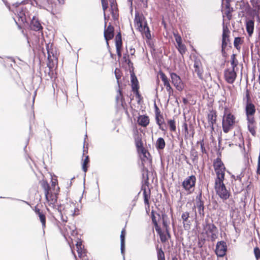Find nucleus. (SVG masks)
<instances>
[{"mask_svg": "<svg viewBox=\"0 0 260 260\" xmlns=\"http://www.w3.org/2000/svg\"><path fill=\"white\" fill-rule=\"evenodd\" d=\"M40 183L44 189L47 204L50 207L54 208L57 200V192L52 191V189L46 180H42L40 181Z\"/></svg>", "mask_w": 260, "mask_h": 260, "instance_id": "1", "label": "nucleus"}, {"mask_svg": "<svg viewBox=\"0 0 260 260\" xmlns=\"http://www.w3.org/2000/svg\"><path fill=\"white\" fill-rule=\"evenodd\" d=\"M236 123V117L231 113L228 112V108H225L222 120L223 132L228 133L234 127Z\"/></svg>", "mask_w": 260, "mask_h": 260, "instance_id": "2", "label": "nucleus"}, {"mask_svg": "<svg viewBox=\"0 0 260 260\" xmlns=\"http://www.w3.org/2000/svg\"><path fill=\"white\" fill-rule=\"evenodd\" d=\"M64 213L67 215L74 217L80 214L79 204L77 202L70 201L66 204L64 208Z\"/></svg>", "mask_w": 260, "mask_h": 260, "instance_id": "3", "label": "nucleus"}, {"mask_svg": "<svg viewBox=\"0 0 260 260\" xmlns=\"http://www.w3.org/2000/svg\"><path fill=\"white\" fill-rule=\"evenodd\" d=\"M215 189L216 193L223 200H226L230 197V193L226 189L223 183V181H215Z\"/></svg>", "mask_w": 260, "mask_h": 260, "instance_id": "4", "label": "nucleus"}, {"mask_svg": "<svg viewBox=\"0 0 260 260\" xmlns=\"http://www.w3.org/2000/svg\"><path fill=\"white\" fill-rule=\"evenodd\" d=\"M196 182V176L191 175L184 179L182 183V186L187 194H190L194 190Z\"/></svg>", "mask_w": 260, "mask_h": 260, "instance_id": "5", "label": "nucleus"}, {"mask_svg": "<svg viewBox=\"0 0 260 260\" xmlns=\"http://www.w3.org/2000/svg\"><path fill=\"white\" fill-rule=\"evenodd\" d=\"M204 230L207 236L212 241H214L217 238L218 230L213 223H207L204 226Z\"/></svg>", "mask_w": 260, "mask_h": 260, "instance_id": "6", "label": "nucleus"}, {"mask_svg": "<svg viewBox=\"0 0 260 260\" xmlns=\"http://www.w3.org/2000/svg\"><path fill=\"white\" fill-rule=\"evenodd\" d=\"M224 77L226 82L229 84H233L237 77L236 70L229 68L224 71Z\"/></svg>", "mask_w": 260, "mask_h": 260, "instance_id": "7", "label": "nucleus"}, {"mask_svg": "<svg viewBox=\"0 0 260 260\" xmlns=\"http://www.w3.org/2000/svg\"><path fill=\"white\" fill-rule=\"evenodd\" d=\"M145 23H147V22L143 15L139 12H136L134 19V25L139 31L142 30V28Z\"/></svg>", "mask_w": 260, "mask_h": 260, "instance_id": "8", "label": "nucleus"}, {"mask_svg": "<svg viewBox=\"0 0 260 260\" xmlns=\"http://www.w3.org/2000/svg\"><path fill=\"white\" fill-rule=\"evenodd\" d=\"M173 35L177 44V48L179 53L183 55L186 51V48L184 44L182 43V38L177 32H173Z\"/></svg>", "mask_w": 260, "mask_h": 260, "instance_id": "9", "label": "nucleus"}, {"mask_svg": "<svg viewBox=\"0 0 260 260\" xmlns=\"http://www.w3.org/2000/svg\"><path fill=\"white\" fill-rule=\"evenodd\" d=\"M170 76L172 82L176 89L179 91L182 90L184 88V85L180 77L174 73H171L170 74Z\"/></svg>", "mask_w": 260, "mask_h": 260, "instance_id": "10", "label": "nucleus"}, {"mask_svg": "<svg viewBox=\"0 0 260 260\" xmlns=\"http://www.w3.org/2000/svg\"><path fill=\"white\" fill-rule=\"evenodd\" d=\"M226 249L227 247L225 242L221 241L217 243L215 252L217 256H223L225 254Z\"/></svg>", "mask_w": 260, "mask_h": 260, "instance_id": "11", "label": "nucleus"}, {"mask_svg": "<svg viewBox=\"0 0 260 260\" xmlns=\"http://www.w3.org/2000/svg\"><path fill=\"white\" fill-rule=\"evenodd\" d=\"M107 22H105L104 37L106 40L107 44L108 45V41L111 40L114 37V27L109 24L107 28H106Z\"/></svg>", "mask_w": 260, "mask_h": 260, "instance_id": "12", "label": "nucleus"}, {"mask_svg": "<svg viewBox=\"0 0 260 260\" xmlns=\"http://www.w3.org/2000/svg\"><path fill=\"white\" fill-rule=\"evenodd\" d=\"M245 112L246 119L254 118V114L255 113V107L252 103L245 104Z\"/></svg>", "mask_w": 260, "mask_h": 260, "instance_id": "13", "label": "nucleus"}, {"mask_svg": "<svg viewBox=\"0 0 260 260\" xmlns=\"http://www.w3.org/2000/svg\"><path fill=\"white\" fill-rule=\"evenodd\" d=\"M247 122V128L248 131L253 137L256 136V123L254 118L246 119Z\"/></svg>", "mask_w": 260, "mask_h": 260, "instance_id": "14", "label": "nucleus"}, {"mask_svg": "<svg viewBox=\"0 0 260 260\" xmlns=\"http://www.w3.org/2000/svg\"><path fill=\"white\" fill-rule=\"evenodd\" d=\"M202 193L200 192L196 197V206L198 209L199 214L201 217L204 216V202L201 200Z\"/></svg>", "mask_w": 260, "mask_h": 260, "instance_id": "15", "label": "nucleus"}, {"mask_svg": "<svg viewBox=\"0 0 260 260\" xmlns=\"http://www.w3.org/2000/svg\"><path fill=\"white\" fill-rule=\"evenodd\" d=\"M193 67L194 68V72L197 74L198 76L200 79H203V70L202 66L200 59H195L194 61Z\"/></svg>", "mask_w": 260, "mask_h": 260, "instance_id": "16", "label": "nucleus"}, {"mask_svg": "<svg viewBox=\"0 0 260 260\" xmlns=\"http://www.w3.org/2000/svg\"><path fill=\"white\" fill-rule=\"evenodd\" d=\"M189 215L190 214L188 212H184L181 215V219L183 220V228L185 230H188L190 229L191 222L188 220Z\"/></svg>", "mask_w": 260, "mask_h": 260, "instance_id": "17", "label": "nucleus"}, {"mask_svg": "<svg viewBox=\"0 0 260 260\" xmlns=\"http://www.w3.org/2000/svg\"><path fill=\"white\" fill-rule=\"evenodd\" d=\"M30 27L31 29L35 31H39L43 28L39 21L35 16L33 17L31 21Z\"/></svg>", "mask_w": 260, "mask_h": 260, "instance_id": "18", "label": "nucleus"}, {"mask_svg": "<svg viewBox=\"0 0 260 260\" xmlns=\"http://www.w3.org/2000/svg\"><path fill=\"white\" fill-rule=\"evenodd\" d=\"M142 154L141 156L142 164L144 166L145 164H150L151 159L149 158V153L144 148V151L140 150L138 152Z\"/></svg>", "mask_w": 260, "mask_h": 260, "instance_id": "19", "label": "nucleus"}, {"mask_svg": "<svg viewBox=\"0 0 260 260\" xmlns=\"http://www.w3.org/2000/svg\"><path fill=\"white\" fill-rule=\"evenodd\" d=\"M64 229L65 230L64 236H74L76 234V227L73 224L64 225Z\"/></svg>", "mask_w": 260, "mask_h": 260, "instance_id": "20", "label": "nucleus"}, {"mask_svg": "<svg viewBox=\"0 0 260 260\" xmlns=\"http://www.w3.org/2000/svg\"><path fill=\"white\" fill-rule=\"evenodd\" d=\"M138 123L143 127H146L149 123V118L146 115H140L138 119Z\"/></svg>", "mask_w": 260, "mask_h": 260, "instance_id": "21", "label": "nucleus"}, {"mask_svg": "<svg viewBox=\"0 0 260 260\" xmlns=\"http://www.w3.org/2000/svg\"><path fill=\"white\" fill-rule=\"evenodd\" d=\"M225 171V168L215 171L216 175L215 181H221L224 180Z\"/></svg>", "mask_w": 260, "mask_h": 260, "instance_id": "22", "label": "nucleus"}, {"mask_svg": "<svg viewBox=\"0 0 260 260\" xmlns=\"http://www.w3.org/2000/svg\"><path fill=\"white\" fill-rule=\"evenodd\" d=\"M250 2L254 12L258 15L260 12V0H250Z\"/></svg>", "mask_w": 260, "mask_h": 260, "instance_id": "23", "label": "nucleus"}, {"mask_svg": "<svg viewBox=\"0 0 260 260\" xmlns=\"http://www.w3.org/2000/svg\"><path fill=\"white\" fill-rule=\"evenodd\" d=\"M144 204L146 206V209H149L150 205L149 200L150 198V190L149 189L148 191L146 189L143 190V192Z\"/></svg>", "mask_w": 260, "mask_h": 260, "instance_id": "24", "label": "nucleus"}, {"mask_svg": "<svg viewBox=\"0 0 260 260\" xmlns=\"http://www.w3.org/2000/svg\"><path fill=\"white\" fill-rule=\"evenodd\" d=\"M208 121L209 124L211 127L212 130L214 129V124L216 121V115L215 113L211 112L208 115Z\"/></svg>", "mask_w": 260, "mask_h": 260, "instance_id": "25", "label": "nucleus"}, {"mask_svg": "<svg viewBox=\"0 0 260 260\" xmlns=\"http://www.w3.org/2000/svg\"><path fill=\"white\" fill-rule=\"evenodd\" d=\"M143 35H145V37L148 39H151V36L150 34V31L148 26L147 23H145L142 30H139Z\"/></svg>", "mask_w": 260, "mask_h": 260, "instance_id": "26", "label": "nucleus"}, {"mask_svg": "<svg viewBox=\"0 0 260 260\" xmlns=\"http://www.w3.org/2000/svg\"><path fill=\"white\" fill-rule=\"evenodd\" d=\"M213 168L214 171H216V170L223 169V168H225V167L221 159L219 158H217L214 160Z\"/></svg>", "mask_w": 260, "mask_h": 260, "instance_id": "27", "label": "nucleus"}, {"mask_svg": "<svg viewBox=\"0 0 260 260\" xmlns=\"http://www.w3.org/2000/svg\"><path fill=\"white\" fill-rule=\"evenodd\" d=\"M246 30L249 36H251L253 32L254 22L252 20H248L246 22Z\"/></svg>", "mask_w": 260, "mask_h": 260, "instance_id": "28", "label": "nucleus"}, {"mask_svg": "<svg viewBox=\"0 0 260 260\" xmlns=\"http://www.w3.org/2000/svg\"><path fill=\"white\" fill-rule=\"evenodd\" d=\"M135 144L138 152L140 150L144 151L143 143L141 138L139 136L135 138Z\"/></svg>", "mask_w": 260, "mask_h": 260, "instance_id": "29", "label": "nucleus"}, {"mask_svg": "<svg viewBox=\"0 0 260 260\" xmlns=\"http://www.w3.org/2000/svg\"><path fill=\"white\" fill-rule=\"evenodd\" d=\"M190 157L193 163L197 164L198 162L199 154L198 151L194 148L191 149Z\"/></svg>", "mask_w": 260, "mask_h": 260, "instance_id": "30", "label": "nucleus"}, {"mask_svg": "<svg viewBox=\"0 0 260 260\" xmlns=\"http://www.w3.org/2000/svg\"><path fill=\"white\" fill-rule=\"evenodd\" d=\"M76 245L79 257L83 256V254H86V251L84 248V246L81 242H77Z\"/></svg>", "mask_w": 260, "mask_h": 260, "instance_id": "31", "label": "nucleus"}, {"mask_svg": "<svg viewBox=\"0 0 260 260\" xmlns=\"http://www.w3.org/2000/svg\"><path fill=\"white\" fill-rule=\"evenodd\" d=\"M161 241L162 243L166 242L169 238H170L171 236L169 232V231L166 227V233L161 232L159 234Z\"/></svg>", "mask_w": 260, "mask_h": 260, "instance_id": "32", "label": "nucleus"}, {"mask_svg": "<svg viewBox=\"0 0 260 260\" xmlns=\"http://www.w3.org/2000/svg\"><path fill=\"white\" fill-rule=\"evenodd\" d=\"M131 82L133 91L139 89V86L138 84V81L135 76H131Z\"/></svg>", "mask_w": 260, "mask_h": 260, "instance_id": "33", "label": "nucleus"}, {"mask_svg": "<svg viewBox=\"0 0 260 260\" xmlns=\"http://www.w3.org/2000/svg\"><path fill=\"white\" fill-rule=\"evenodd\" d=\"M17 13L19 19L22 22L24 23L26 21V16L23 8L18 9Z\"/></svg>", "mask_w": 260, "mask_h": 260, "instance_id": "34", "label": "nucleus"}, {"mask_svg": "<svg viewBox=\"0 0 260 260\" xmlns=\"http://www.w3.org/2000/svg\"><path fill=\"white\" fill-rule=\"evenodd\" d=\"M166 145L165 140L162 138H159L156 142V147L157 149H163Z\"/></svg>", "mask_w": 260, "mask_h": 260, "instance_id": "35", "label": "nucleus"}, {"mask_svg": "<svg viewBox=\"0 0 260 260\" xmlns=\"http://www.w3.org/2000/svg\"><path fill=\"white\" fill-rule=\"evenodd\" d=\"M155 120L156 123L159 125V127L162 131H164V129L161 127V124L164 122L163 117L159 113H156L155 115Z\"/></svg>", "mask_w": 260, "mask_h": 260, "instance_id": "36", "label": "nucleus"}, {"mask_svg": "<svg viewBox=\"0 0 260 260\" xmlns=\"http://www.w3.org/2000/svg\"><path fill=\"white\" fill-rule=\"evenodd\" d=\"M122 39L120 32H119L115 37V46L116 48H121L122 47Z\"/></svg>", "mask_w": 260, "mask_h": 260, "instance_id": "37", "label": "nucleus"}, {"mask_svg": "<svg viewBox=\"0 0 260 260\" xmlns=\"http://www.w3.org/2000/svg\"><path fill=\"white\" fill-rule=\"evenodd\" d=\"M243 100L245 102V104L252 103L250 96V91L247 88L245 89V95L243 97Z\"/></svg>", "mask_w": 260, "mask_h": 260, "instance_id": "38", "label": "nucleus"}, {"mask_svg": "<svg viewBox=\"0 0 260 260\" xmlns=\"http://www.w3.org/2000/svg\"><path fill=\"white\" fill-rule=\"evenodd\" d=\"M183 127L184 128L183 133L184 135L185 139H188L190 137H193L194 133L192 132L191 135L189 134L188 126H187V124L185 122L183 124Z\"/></svg>", "mask_w": 260, "mask_h": 260, "instance_id": "39", "label": "nucleus"}, {"mask_svg": "<svg viewBox=\"0 0 260 260\" xmlns=\"http://www.w3.org/2000/svg\"><path fill=\"white\" fill-rule=\"evenodd\" d=\"M157 249V257L158 260H165V253L162 248H156Z\"/></svg>", "mask_w": 260, "mask_h": 260, "instance_id": "40", "label": "nucleus"}, {"mask_svg": "<svg viewBox=\"0 0 260 260\" xmlns=\"http://www.w3.org/2000/svg\"><path fill=\"white\" fill-rule=\"evenodd\" d=\"M160 78L164 83V86L166 87L168 85H170L169 81L166 76V75L163 72H160L159 73Z\"/></svg>", "mask_w": 260, "mask_h": 260, "instance_id": "41", "label": "nucleus"}, {"mask_svg": "<svg viewBox=\"0 0 260 260\" xmlns=\"http://www.w3.org/2000/svg\"><path fill=\"white\" fill-rule=\"evenodd\" d=\"M231 66H232V68L231 69L236 70V68H237V66L238 63V61L237 60V59L236 58L235 54H232L231 56Z\"/></svg>", "mask_w": 260, "mask_h": 260, "instance_id": "42", "label": "nucleus"}, {"mask_svg": "<svg viewBox=\"0 0 260 260\" xmlns=\"http://www.w3.org/2000/svg\"><path fill=\"white\" fill-rule=\"evenodd\" d=\"M89 162V156L88 155H86L85 156V158L83 160V162L82 166V170L85 173L87 171L88 164Z\"/></svg>", "mask_w": 260, "mask_h": 260, "instance_id": "43", "label": "nucleus"}, {"mask_svg": "<svg viewBox=\"0 0 260 260\" xmlns=\"http://www.w3.org/2000/svg\"><path fill=\"white\" fill-rule=\"evenodd\" d=\"M168 124L171 132H175L176 130V123L174 119H170L168 121Z\"/></svg>", "mask_w": 260, "mask_h": 260, "instance_id": "44", "label": "nucleus"}, {"mask_svg": "<svg viewBox=\"0 0 260 260\" xmlns=\"http://www.w3.org/2000/svg\"><path fill=\"white\" fill-rule=\"evenodd\" d=\"M222 50L226 48L229 41V36H222Z\"/></svg>", "mask_w": 260, "mask_h": 260, "instance_id": "45", "label": "nucleus"}, {"mask_svg": "<svg viewBox=\"0 0 260 260\" xmlns=\"http://www.w3.org/2000/svg\"><path fill=\"white\" fill-rule=\"evenodd\" d=\"M101 1H102V8L104 10L105 20H107V18L106 17V14H105V11L108 7V3L106 0H101Z\"/></svg>", "mask_w": 260, "mask_h": 260, "instance_id": "46", "label": "nucleus"}, {"mask_svg": "<svg viewBox=\"0 0 260 260\" xmlns=\"http://www.w3.org/2000/svg\"><path fill=\"white\" fill-rule=\"evenodd\" d=\"M241 44V39L239 37L235 38L234 42V45L237 49L240 48V45Z\"/></svg>", "mask_w": 260, "mask_h": 260, "instance_id": "47", "label": "nucleus"}, {"mask_svg": "<svg viewBox=\"0 0 260 260\" xmlns=\"http://www.w3.org/2000/svg\"><path fill=\"white\" fill-rule=\"evenodd\" d=\"M197 144H200L201 147V150L202 153V154H206L207 153V151L205 149V147L204 146V140H202L200 141H198L197 142Z\"/></svg>", "mask_w": 260, "mask_h": 260, "instance_id": "48", "label": "nucleus"}, {"mask_svg": "<svg viewBox=\"0 0 260 260\" xmlns=\"http://www.w3.org/2000/svg\"><path fill=\"white\" fill-rule=\"evenodd\" d=\"M57 180H54L52 181V187H50L52 189V191L58 192L59 191V188L57 186Z\"/></svg>", "mask_w": 260, "mask_h": 260, "instance_id": "49", "label": "nucleus"}, {"mask_svg": "<svg viewBox=\"0 0 260 260\" xmlns=\"http://www.w3.org/2000/svg\"><path fill=\"white\" fill-rule=\"evenodd\" d=\"M254 254L257 260L260 258V249L258 247L254 248Z\"/></svg>", "mask_w": 260, "mask_h": 260, "instance_id": "50", "label": "nucleus"}, {"mask_svg": "<svg viewBox=\"0 0 260 260\" xmlns=\"http://www.w3.org/2000/svg\"><path fill=\"white\" fill-rule=\"evenodd\" d=\"M230 33V31L227 26L224 25V23H223V32L222 36H229V34Z\"/></svg>", "mask_w": 260, "mask_h": 260, "instance_id": "51", "label": "nucleus"}, {"mask_svg": "<svg viewBox=\"0 0 260 260\" xmlns=\"http://www.w3.org/2000/svg\"><path fill=\"white\" fill-rule=\"evenodd\" d=\"M115 77L117 79V83L118 84H119V80L121 78V73H120V70L118 69H116L115 70Z\"/></svg>", "mask_w": 260, "mask_h": 260, "instance_id": "52", "label": "nucleus"}, {"mask_svg": "<svg viewBox=\"0 0 260 260\" xmlns=\"http://www.w3.org/2000/svg\"><path fill=\"white\" fill-rule=\"evenodd\" d=\"M111 14H112V17L113 18L114 20H116L118 19V14L117 13V9H114V10H111Z\"/></svg>", "mask_w": 260, "mask_h": 260, "instance_id": "53", "label": "nucleus"}, {"mask_svg": "<svg viewBox=\"0 0 260 260\" xmlns=\"http://www.w3.org/2000/svg\"><path fill=\"white\" fill-rule=\"evenodd\" d=\"M226 10L224 12V14L226 15V16H227V17L229 19H230L232 17V15L231 14L230 7L228 5H226Z\"/></svg>", "mask_w": 260, "mask_h": 260, "instance_id": "54", "label": "nucleus"}, {"mask_svg": "<svg viewBox=\"0 0 260 260\" xmlns=\"http://www.w3.org/2000/svg\"><path fill=\"white\" fill-rule=\"evenodd\" d=\"M125 234H126L125 230L124 229H123L122 230V231L121 232V235H120V241H121V242H124V240H125Z\"/></svg>", "mask_w": 260, "mask_h": 260, "instance_id": "55", "label": "nucleus"}, {"mask_svg": "<svg viewBox=\"0 0 260 260\" xmlns=\"http://www.w3.org/2000/svg\"><path fill=\"white\" fill-rule=\"evenodd\" d=\"M40 220L42 223L43 229H44L46 227V217L45 216H43L42 218H40Z\"/></svg>", "mask_w": 260, "mask_h": 260, "instance_id": "56", "label": "nucleus"}, {"mask_svg": "<svg viewBox=\"0 0 260 260\" xmlns=\"http://www.w3.org/2000/svg\"><path fill=\"white\" fill-rule=\"evenodd\" d=\"M167 91H168L169 95L173 93V89L172 88L170 85L166 86Z\"/></svg>", "mask_w": 260, "mask_h": 260, "instance_id": "57", "label": "nucleus"}, {"mask_svg": "<svg viewBox=\"0 0 260 260\" xmlns=\"http://www.w3.org/2000/svg\"><path fill=\"white\" fill-rule=\"evenodd\" d=\"M256 173L260 175V154L258 158Z\"/></svg>", "mask_w": 260, "mask_h": 260, "instance_id": "58", "label": "nucleus"}, {"mask_svg": "<svg viewBox=\"0 0 260 260\" xmlns=\"http://www.w3.org/2000/svg\"><path fill=\"white\" fill-rule=\"evenodd\" d=\"M118 92L119 93L116 98V100L117 102L119 101L120 99H121V100L122 99V95L121 91L120 89L118 90Z\"/></svg>", "mask_w": 260, "mask_h": 260, "instance_id": "59", "label": "nucleus"}, {"mask_svg": "<svg viewBox=\"0 0 260 260\" xmlns=\"http://www.w3.org/2000/svg\"><path fill=\"white\" fill-rule=\"evenodd\" d=\"M242 177V176L241 175H238L236 177L234 175H232V178H233L235 180H238L240 182L241 181Z\"/></svg>", "mask_w": 260, "mask_h": 260, "instance_id": "60", "label": "nucleus"}, {"mask_svg": "<svg viewBox=\"0 0 260 260\" xmlns=\"http://www.w3.org/2000/svg\"><path fill=\"white\" fill-rule=\"evenodd\" d=\"M124 248H125V242H121V252L122 254L124 253Z\"/></svg>", "mask_w": 260, "mask_h": 260, "instance_id": "61", "label": "nucleus"}, {"mask_svg": "<svg viewBox=\"0 0 260 260\" xmlns=\"http://www.w3.org/2000/svg\"><path fill=\"white\" fill-rule=\"evenodd\" d=\"M111 10H114V9H117L116 7L114 1L111 2Z\"/></svg>", "mask_w": 260, "mask_h": 260, "instance_id": "62", "label": "nucleus"}, {"mask_svg": "<svg viewBox=\"0 0 260 260\" xmlns=\"http://www.w3.org/2000/svg\"><path fill=\"white\" fill-rule=\"evenodd\" d=\"M128 55L124 54L123 57V59L125 61V62H128V63L129 62H130V60L128 59Z\"/></svg>", "mask_w": 260, "mask_h": 260, "instance_id": "63", "label": "nucleus"}, {"mask_svg": "<svg viewBox=\"0 0 260 260\" xmlns=\"http://www.w3.org/2000/svg\"><path fill=\"white\" fill-rule=\"evenodd\" d=\"M121 48H116V52L119 58L121 57Z\"/></svg>", "mask_w": 260, "mask_h": 260, "instance_id": "64", "label": "nucleus"}]
</instances>
